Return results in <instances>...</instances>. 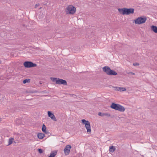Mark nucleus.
<instances>
[{
  "instance_id": "obj_1",
  "label": "nucleus",
  "mask_w": 157,
  "mask_h": 157,
  "mask_svg": "<svg viewBox=\"0 0 157 157\" xmlns=\"http://www.w3.org/2000/svg\"><path fill=\"white\" fill-rule=\"evenodd\" d=\"M118 10L119 13L122 15H129L134 13V9L133 8H122L118 9Z\"/></svg>"
},
{
  "instance_id": "obj_2",
  "label": "nucleus",
  "mask_w": 157,
  "mask_h": 157,
  "mask_svg": "<svg viewBox=\"0 0 157 157\" xmlns=\"http://www.w3.org/2000/svg\"><path fill=\"white\" fill-rule=\"evenodd\" d=\"M103 71L109 75H117V72L111 69L108 66H105L102 68Z\"/></svg>"
},
{
  "instance_id": "obj_3",
  "label": "nucleus",
  "mask_w": 157,
  "mask_h": 157,
  "mask_svg": "<svg viewBox=\"0 0 157 157\" xmlns=\"http://www.w3.org/2000/svg\"><path fill=\"white\" fill-rule=\"evenodd\" d=\"M50 79L53 82H56V83L57 84L63 85L64 86L67 85V82L65 80L53 77H51Z\"/></svg>"
},
{
  "instance_id": "obj_4",
  "label": "nucleus",
  "mask_w": 157,
  "mask_h": 157,
  "mask_svg": "<svg viewBox=\"0 0 157 157\" xmlns=\"http://www.w3.org/2000/svg\"><path fill=\"white\" fill-rule=\"evenodd\" d=\"M76 11V8L72 5L68 6L65 10L66 14H73Z\"/></svg>"
},
{
  "instance_id": "obj_5",
  "label": "nucleus",
  "mask_w": 157,
  "mask_h": 157,
  "mask_svg": "<svg viewBox=\"0 0 157 157\" xmlns=\"http://www.w3.org/2000/svg\"><path fill=\"white\" fill-rule=\"evenodd\" d=\"M147 20L146 17H138L134 20L135 23L136 24H140L144 23Z\"/></svg>"
},
{
  "instance_id": "obj_6",
  "label": "nucleus",
  "mask_w": 157,
  "mask_h": 157,
  "mask_svg": "<svg viewBox=\"0 0 157 157\" xmlns=\"http://www.w3.org/2000/svg\"><path fill=\"white\" fill-rule=\"evenodd\" d=\"M81 121L82 123L85 125L87 132L88 133H90L91 129L90 122L88 121H86L84 119L82 120Z\"/></svg>"
},
{
  "instance_id": "obj_7",
  "label": "nucleus",
  "mask_w": 157,
  "mask_h": 157,
  "mask_svg": "<svg viewBox=\"0 0 157 157\" xmlns=\"http://www.w3.org/2000/svg\"><path fill=\"white\" fill-rule=\"evenodd\" d=\"M23 65L26 68H30L36 66V64L33 63L31 61H26L25 62L23 63Z\"/></svg>"
},
{
  "instance_id": "obj_8",
  "label": "nucleus",
  "mask_w": 157,
  "mask_h": 157,
  "mask_svg": "<svg viewBox=\"0 0 157 157\" xmlns=\"http://www.w3.org/2000/svg\"><path fill=\"white\" fill-rule=\"evenodd\" d=\"M71 148V146L70 145H67L65 146L64 150L65 155H67L69 154L70 151V150Z\"/></svg>"
},
{
  "instance_id": "obj_9",
  "label": "nucleus",
  "mask_w": 157,
  "mask_h": 157,
  "mask_svg": "<svg viewBox=\"0 0 157 157\" xmlns=\"http://www.w3.org/2000/svg\"><path fill=\"white\" fill-rule=\"evenodd\" d=\"M48 117H50L52 119L55 121H56L57 120L54 115L50 111L48 112Z\"/></svg>"
},
{
  "instance_id": "obj_10",
  "label": "nucleus",
  "mask_w": 157,
  "mask_h": 157,
  "mask_svg": "<svg viewBox=\"0 0 157 157\" xmlns=\"http://www.w3.org/2000/svg\"><path fill=\"white\" fill-rule=\"evenodd\" d=\"M115 88V90L116 91H124L126 90L125 88L124 87H113Z\"/></svg>"
},
{
  "instance_id": "obj_11",
  "label": "nucleus",
  "mask_w": 157,
  "mask_h": 157,
  "mask_svg": "<svg viewBox=\"0 0 157 157\" xmlns=\"http://www.w3.org/2000/svg\"><path fill=\"white\" fill-rule=\"evenodd\" d=\"M98 115L99 116L102 117L105 116L107 117H111V118L113 117V116H111L110 114L107 113H101V112H99L98 113Z\"/></svg>"
},
{
  "instance_id": "obj_12",
  "label": "nucleus",
  "mask_w": 157,
  "mask_h": 157,
  "mask_svg": "<svg viewBox=\"0 0 157 157\" xmlns=\"http://www.w3.org/2000/svg\"><path fill=\"white\" fill-rule=\"evenodd\" d=\"M125 110V109L124 107L120 104H119L117 109V110L121 112H124Z\"/></svg>"
},
{
  "instance_id": "obj_13",
  "label": "nucleus",
  "mask_w": 157,
  "mask_h": 157,
  "mask_svg": "<svg viewBox=\"0 0 157 157\" xmlns=\"http://www.w3.org/2000/svg\"><path fill=\"white\" fill-rule=\"evenodd\" d=\"M119 104L112 103L110 106V107L113 109L117 110Z\"/></svg>"
},
{
  "instance_id": "obj_14",
  "label": "nucleus",
  "mask_w": 157,
  "mask_h": 157,
  "mask_svg": "<svg viewBox=\"0 0 157 157\" xmlns=\"http://www.w3.org/2000/svg\"><path fill=\"white\" fill-rule=\"evenodd\" d=\"M45 136V135L42 133H39L37 134L38 137L40 139H43Z\"/></svg>"
},
{
  "instance_id": "obj_15",
  "label": "nucleus",
  "mask_w": 157,
  "mask_h": 157,
  "mask_svg": "<svg viewBox=\"0 0 157 157\" xmlns=\"http://www.w3.org/2000/svg\"><path fill=\"white\" fill-rule=\"evenodd\" d=\"M151 29L154 33H157V27L156 26L152 25Z\"/></svg>"
},
{
  "instance_id": "obj_16",
  "label": "nucleus",
  "mask_w": 157,
  "mask_h": 157,
  "mask_svg": "<svg viewBox=\"0 0 157 157\" xmlns=\"http://www.w3.org/2000/svg\"><path fill=\"white\" fill-rule=\"evenodd\" d=\"M57 153V152L56 151H52L48 157H54L56 155Z\"/></svg>"
},
{
  "instance_id": "obj_17",
  "label": "nucleus",
  "mask_w": 157,
  "mask_h": 157,
  "mask_svg": "<svg viewBox=\"0 0 157 157\" xmlns=\"http://www.w3.org/2000/svg\"><path fill=\"white\" fill-rule=\"evenodd\" d=\"M115 150L116 148L113 146H112L109 147V151L111 152H113Z\"/></svg>"
},
{
  "instance_id": "obj_18",
  "label": "nucleus",
  "mask_w": 157,
  "mask_h": 157,
  "mask_svg": "<svg viewBox=\"0 0 157 157\" xmlns=\"http://www.w3.org/2000/svg\"><path fill=\"white\" fill-rule=\"evenodd\" d=\"M46 128L45 125L44 124H43L42 130L43 132H44L45 133H47V132L46 131Z\"/></svg>"
},
{
  "instance_id": "obj_19",
  "label": "nucleus",
  "mask_w": 157,
  "mask_h": 157,
  "mask_svg": "<svg viewBox=\"0 0 157 157\" xmlns=\"http://www.w3.org/2000/svg\"><path fill=\"white\" fill-rule=\"evenodd\" d=\"M14 140L13 138H10L9 139V141H8V144L7 145V146H9L13 142V140Z\"/></svg>"
},
{
  "instance_id": "obj_20",
  "label": "nucleus",
  "mask_w": 157,
  "mask_h": 157,
  "mask_svg": "<svg viewBox=\"0 0 157 157\" xmlns=\"http://www.w3.org/2000/svg\"><path fill=\"white\" fill-rule=\"evenodd\" d=\"M30 79L29 78L25 79L23 81V82L24 84L26 83H29L30 82Z\"/></svg>"
},
{
  "instance_id": "obj_21",
  "label": "nucleus",
  "mask_w": 157,
  "mask_h": 157,
  "mask_svg": "<svg viewBox=\"0 0 157 157\" xmlns=\"http://www.w3.org/2000/svg\"><path fill=\"white\" fill-rule=\"evenodd\" d=\"M38 152L40 154H41V153H43L44 151L42 149H40V148L38 149Z\"/></svg>"
},
{
  "instance_id": "obj_22",
  "label": "nucleus",
  "mask_w": 157,
  "mask_h": 157,
  "mask_svg": "<svg viewBox=\"0 0 157 157\" xmlns=\"http://www.w3.org/2000/svg\"><path fill=\"white\" fill-rule=\"evenodd\" d=\"M126 73L129 75H134L135 74V73L132 72H127Z\"/></svg>"
},
{
  "instance_id": "obj_23",
  "label": "nucleus",
  "mask_w": 157,
  "mask_h": 157,
  "mask_svg": "<svg viewBox=\"0 0 157 157\" xmlns=\"http://www.w3.org/2000/svg\"><path fill=\"white\" fill-rule=\"evenodd\" d=\"M27 92L29 93H35V91L33 90H29L27 91Z\"/></svg>"
},
{
  "instance_id": "obj_24",
  "label": "nucleus",
  "mask_w": 157,
  "mask_h": 157,
  "mask_svg": "<svg viewBox=\"0 0 157 157\" xmlns=\"http://www.w3.org/2000/svg\"><path fill=\"white\" fill-rule=\"evenodd\" d=\"M139 65V63H133V65L134 66H137Z\"/></svg>"
},
{
  "instance_id": "obj_25",
  "label": "nucleus",
  "mask_w": 157,
  "mask_h": 157,
  "mask_svg": "<svg viewBox=\"0 0 157 157\" xmlns=\"http://www.w3.org/2000/svg\"><path fill=\"white\" fill-rule=\"evenodd\" d=\"M39 5L40 4L39 3L37 4H36L35 5V8H36L37 7H38Z\"/></svg>"
},
{
  "instance_id": "obj_26",
  "label": "nucleus",
  "mask_w": 157,
  "mask_h": 157,
  "mask_svg": "<svg viewBox=\"0 0 157 157\" xmlns=\"http://www.w3.org/2000/svg\"><path fill=\"white\" fill-rule=\"evenodd\" d=\"M2 63V61L1 60H0V64H1Z\"/></svg>"
}]
</instances>
